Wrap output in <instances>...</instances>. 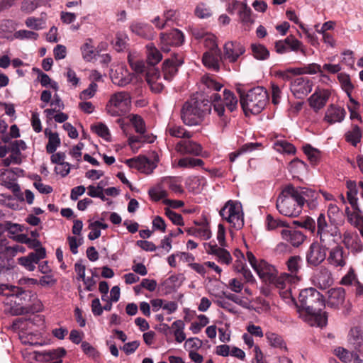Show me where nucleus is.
Returning <instances> with one entry per match:
<instances>
[{
  "label": "nucleus",
  "mask_w": 363,
  "mask_h": 363,
  "mask_svg": "<svg viewBox=\"0 0 363 363\" xmlns=\"http://www.w3.org/2000/svg\"><path fill=\"white\" fill-rule=\"evenodd\" d=\"M188 235L199 238L203 240H207L211 237V232L206 225L200 227H192L185 229Z\"/></svg>",
  "instance_id": "f704fd0d"
},
{
  "label": "nucleus",
  "mask_w": 363,
  "mask_h": 363,
  "mask_svg": "<svg viewBox=\"0 0 363 363\" xmlns=\"http://www.w3.org/2000/svg\"><path fill=\"white\" fill-rule=\"evenodd\" d=\"M286 42L287 47L289 48V51L298 52L301 51L303 54L305 53L303 49L302 43L296 39L294 35H291L286 38Z\"/></svg>",
  "instance_id": "3c124183"
},
{
  "label": "nucleus",
  "mask_w": 363,
  "mask_h": 363,
  "mask_svg": "<svg viewBox=\"0 0 363 363\" xmlns=\"http://www.w3.org/2000/svg\"><path fill=\"white\" fill-rule=\"evenodd\" d=\"M226 298L228 300L233 301L238 305L242 306L244 308L249 309L251 306V303L248 298L238 296L234 294H229L226 295Z\"/></svg>",
  "instance_id": "6e6d98bb"
},
{
  "label": "nucleus",
  "mask_w": 363,
  "mask_h": 363,
  "mask_svg": "<svg viewBox=\"0 0 363 363\" xmlns=\"http://www.w3.org/2000/svg\"><path fill=\"white\" fill-rule=\"evenodd\" d=\"M195 14L199 18H207L211 16L212 13L208 6L203 3H201L196 6Z\"/></svg>",
  "instance_id": "bf43d9fd"
},
{
  "label": "nucleus",
  "mask_w": 363,
  "mask_h": 363,
  "mask_svg": "<svg viewBox=\"0 0 363 363\" xmlns=\"http://www.w3.org/2000/svg\"><path fill=\"white\" fill-rule=\"evenodd\" d=\"M175 150L180 155H191L200 156L202 153V147L200 144L189 139L180 140L175 145Z\"/></svg>",
  "instance_id": "dca6fc26"
},
{
  "label": "nucleus",
  "mask_w": 363,
  "mask_h": 363,
  "mask_svg": "<svg viewBox=\"0 0 363 363\" xmlns=\"http://www.w3.org/2000/svg\"><path fill=\"white\" fill-rule=\"evenodd\" d=\"M265 337L268 343L272 347L279 349H286V343L280 335L273 332H267L265 334Z\"/></svg>",
  "instance_id": "ea45409f"
},
{
  "label": "nucleus",
  "mask_w": 363,
  "mask_h": 363,
  "mask_svg": "<svg viewBox=\"0 0 363 363\" xmlns=\"http://www.w3.org/2000/svg\"><path fill=\"white\" fill-rule=\"evenodd\" d=\"M267 228L269 230H277L279 228L288 227L286 221L279 218H275L272 215L269 214L266 217Z\"/></svg>",
  "instance_id": "a18cd8bd"
},
{
  "label": "nucleus",
  "mask_w": 363,
  "mask_h": 363,
  "mask_svg": "<svg viewBox=\"0 0 363 363\" xmlns=\"http://www.w3.org/2000/svg\"><path fill=\"white\" fill-rule=\"evenodd\" d=\"M328 306L331 308H337L344 303L345 292L341 287L333 288L328 291Z\"/></svg>",
  "instance_id": "7c9ffc66"
},
{
  "label": "nucleus",
  "mask_w": 363,
  "mask_h": 363,
  "mask_svg": "<svg viewBox=\"0 0 363 363\" xmlns=\"http://www.w3.org/2000/svg\"><path fill=\"white\" fill-rule=\"evenodd\" d=\"M301 258L300 256H291L286 261L289 273H282L279 276V283L286 286V284H296L301 280L298 275L301 269Z\"/></svg>",
  "instance_id": "1a4fd4ad"
},
{
  "label": "nucleus",
  "mask_w": 363,
  "mask_h": 363,
  "mask_svg": "<svg viewBox=\"0 0 363 363\" xmlns=\"http://www.w3.org/2000/svg\"><path fill=\"white\" fill-rule=\"evenodd\" d=\"M316 237L319 242L324 245H332L335 243V239L340 237L338 227L331 220L330 216L320 213L317 218Z\"/></svg>",
  "instance_id": "423d86ee"
},
{
  "label": "nucleus",
  "mask_w": 363,
  "mask_h": 363,
  "mask_svg": "<svg viewBox=\"0 0 363 363\" xmlns=\"http://www.w3.org/2000/svg\"><path fill=\"white\" fill-rule=\"evenodd\" d=\"M204 162L201 159L184 157L178 160L176 167L184 169H193L196 167H202Z\"/></svg>",
  "instance_id": "e433bc0d"
},
{
  "label": "nucleus",
  "mask_w": 363,
  "mask_h": 363,
  "mask_svg": "<svg viewBox=\"0 0 363 363\" xmlns=\"http://www.w3.org/2000/svg\"><path fill=\"white\" fill-rule=\"evenodd\" d=\"M280 295L286 300V302H295V298L294 295V291L295 290V284H286L284 288H279Z\"/></svg>",
  "instance_id": "603ef678"
},
{
  "label": "nucleus",
  "mask_w": 363,
  "mask_h": 363,
  "mask_svg": "<svg viewBox=\"0 0 363 363\" xmlns=\"http://www.w3.org/2000/svg\"><path fill=\"white\" fill-rule=\"evenodd\" d=\"M211 101L199 97H191L186 101L181 110V118L183 123L189 126L199 125L206 114L213 112L225 125L229 121L228 113L237 108L238 99L230 90L224 89L222 94L213 93Z\"/></svg>",
  "instance_id": "f257e3e1"
},
{
  "label": "nucleus",
  "mask_w": 363,
  "mask_h": 363,
  "mask_svg": "<svg viewBox=\"0 0 363 363\" xmlns=\"http://www.w3.org/2000/svg\"><path fill=\"white\" fill-rule=\"evenodd\" d=\"M281 238L294 247H299L306 239V236L300 230L293 228H283L280 231Z\"/></svg>",
  "instance_id": "5701e85b"
},
{
  "label": "nucleus",
  "mask_w": 363,
  "mask_h": 363,
  "mask_svg": "<svg viewBox=\"0 0 363 363\" xmlns=\"http://www.w3.org/2000/svg\"><path fill=\"white\" fill-rule=\"evenodd\" d=\"M335 354L343 362L348 363L352 361L351 353L344 347H339L335 349Z\"/></svg>",
  "instance_id": "680f3d73"
},
{
  "label": "nucleus",
  "mask_w": 363,
  "mask_h": 363,
  "mask_svg": "<svg viewBox=\"0 0 363 363\" xmlns=\"http://www.w3.org/2000/svg\"><path fill=\"white\" fill-rule=\"evenodd\" d=\"M0 294L9 299V302H7V303L16 307L14 308L16 315L28 311L30 302L33 296L30 291H25L18 286L9 284L0 285Z\"/></svg>",
  "instance_id": "20e7f679"
},
{
  "label": "nucleus",
  "mask_w": 363,
  "mask_h": 363,
  "mask_svg": "<svg viewBox=\"0 0 363 363\" xmlns=\"http://www.w3.org/2000/svg\"><path fill=\"white\" fill-rule=\"evenodd\" d=\"M146 48L147 63L152 66L159 63L162 59V55L160 52L155 47L150 44H148Z\"/></svg>",
  "instance_id": "4c0bfd02"
},
{
  "label": "nucleus",
  "mask_w": 363,
  "mask_h": 363,
  "mask_svg": "<svg viewBox=\"0 0 363 363\" xmlns=\"http://www.w3.org/2000/svg\"><path fill=\"white\" fill-rule=\"evenodd\" d=\"M66 351L62 347L55 350H49L43 352H35V358L37 361L47 363H62V357L65 356Z\"/></svg>",
  "instance_id": "aec40b11"
},
{
  "label": "nucleus",
  "mask_w": 363,
  "mask_h": 363,
  "mask_svg": "<svg viewBox=\"0 0 363 363\" xmlns=\"http://www.w3.org/2000/svg\"><path fill=\"white\" fill-rule=\"evenodd\" d=\"M97 89V84L94 82H92L89 84V87L84 90H83L80 94L79 98L81 100H87L89 99L92 98Z\"/></svg>",
  "instance_id": "774afa93"
},
{
  "label": "nucleus",
  "mask_w": 363,
  "mask_h": 363,
  "mask_svg": "<svg viewBox=\"0 0 363 363\" xmlns=\"http://www.w3.org/2000/svg\"><path fill=\"white\" fill-rule=\"evenodd\" d=\"M242 6V7L240 10H239L238 13L240 21L245 24L252 23L254 21L251 16V9L247 6L246 3Z\"/></svg>",
  "instance_id": "864d4df0"
},
{
  "label": "nucleus",
  "mask_w": 363,
  "mask_h": 363,
  "mask_svg": "<svg viewBox=\"0 0 363 363\" xmlns=\"http://www.w3.org/2000/svg\"><path fill=\"white\" fill-rule=\"evenodd\" d=\"M130 104V94L126 91H119L111 96L106 105V111L112 116H120L129 111Z\"/></svg>",
  "instance_id": "6e6552de"
},
{
  "label": "nucleus",
  "mask_w": 363,
  "mask_h": 363,
  "mask_svg": "<svg viewBox=\"0 0 363 363\" xmlns=\"http://www.w3.org/2000/svg\"><path fill=\"white\" fill-rule=\"evenodd\" d=\"M128 62L131 68L137 73H143L145 71V63L143 60H134L130 55L128 56Z\"/></svg>",
  "instance_id": "69168bd1"
},
{
  "label": "nucleus",
  "mask_w": 363,
  "mask_h": 363,
  "mask_svg": "<svg viewBox=\"0 0 363 363\" xmlns=\"http://www.w3.org/2000/svg\"><path fill=\"white\" fill-rule=\"evenodd\" d=\"M238 264L234 266L235 270L242 274L243 278L247 282L254 283L255 279L251 271L245 267L242 261H238Z\"/></svg>",
  "instance_id": "09e8293b"
},
{
  "label": "nucleus",
  "mask_w": 363,
  "mask_h": 363,
  "mask_svg": "<svg viewBox=\"0 0 363 363\" xmlns=\"http://www.w3.org/2000/svg\"><path fill=\"white\" fill-rule=\"evenodd\" d=\"M259 145H260V144H259L257 143H246V144L243 145L238 151L233 152L230 154V155H229L230 161L231 162H233L237 159V157H238L241 154L251 152V151L254 150L256 148V147L259 146Z\"/></svg>",
  "instance_id": "49530a36"
},
{
  "label": "nucleus",
  "mask_w": 363,
  "mask_h": 363,
  "mask_svg": "<svg viewBox=\"0 0 363 363\" xmlns=\"http://www.w3.org/2000/svg\"><path fill=\"white\" fill-rule=\"evenodd\" d=\"M130 28L133 33L145 38L151 39L154 36L152 26L145 23L133 22Z\"/></svg>",
  "instance_id": "473e14b6"
},
{
  "label": "nucleus",
  "mask_w": 363,
  "mask_h": 363,
  "mask_svg": "<svg viewBox=\"0 0 363 363\" xmlns=\"http://www.w3.org/2000/svg\"><path fill=\"white\" fill-rule=\"evenodd\" d=\"M166 134L171 137L179 138L181 140L191 138L193 134L188 131L182 125L169 122L165 130Z\"/></svg>",
  "instance_id": "cd10ccee"
},
{
  "label": "nucleus",
  "mask_w": 363,
  "mask_h": 363,
  "mask_svg": "<svg viewBox=\"0 0 363 363\" xmlns=\"http://www.w3.org/2000/svg\"><path fill=\"white\" fill-rule=\"evenodd\" d=\"M312 281L315 286L325 289L333 283V277L331 271L326 267H320L313 275Z\"/></svg>",
  "instance_id": "a211bd4d"
},
{
  "label": "nucleus",
  "mask_w": 363,
  "mask_h": 363,
  "mask_svg": "<svg viewBox=\"0 0 363 363\" xmlns=\"http://www.w3.org/2000/svg\"><path fill=\"white\" fill-rule=\"evenodd\" d=\"M349 252L340 245H336L328 251L326 257L328 265L333 269L340 271L347 264Z\"/></svg>",
  "instance_id": "ddd939ff"
},
{
  "label": "nucleus",
  "mask_w": 363,
  "mask_h": 363,
  "mask_svg": "<svg viewBox=\"0 0 363 363\" xmlns=\"http://www.w3.org/2000/svg\"><path fill=\"white\" fill-rule=\"evenodd\" d=\"M9 249L0 247V274L11 269L13 266V259L8 256Z\"/></svg>",
  "instance_id": "c9c22d12"
},
{
  "label": "nucleus",
  "mask_w": 363,
  "mask_h": 363,
  "mask_svg": "<svg viewBox=\"0 0 363 363\" xmlns=\"http://www.w3.org/2000/svg\"><path fill=\"white\" fill-rule=\"evenodd\" d=\"M184 62L183 57L179 54H174L171 58L166 59L163 62L162 72L164 79L170 81L177 74L178 67Z\"/></svg>",
  "instance_id": "f3484780"
},
{
  "label": "nucleus",
  "mask_w": 363,
  "mask_h": 363,
  "mask_svg": "<svg viewBox=\"0 0 363 363\" xmlns=\"http://www.w3.org/2000/svg\"><path fill=\"white\" fill-rule=\"evenodd\" d=\"M245 52L242 44L237 41L228 42L224 45V58L230 62H235Z\"/></svg>",
  "instance_id": "412c9836"
},
{
  "label": "nucleus",
  "mask_w": 363,
  "mask_h": 363,
  "mask_svg": "<svg viewBox=\"0 0 363 363\" xmlns=\"http://www.w3.org/2000/svg\"><path fill=\"white\" fill-rule=\"evenodd\" d=\"M304 153L308 156L311 163L315 164L320 157V152L311 147L310 145H306L303 147Z\"/></svg>",
  "instance_id": "13d9d810"
},
{
  "label": "nucleus",
  "mask_w": 363,
  "mask_h": 363,
  "mask_svg": "<svg viewBox=\"0 0 363 363\" xmlns=\"http://www.w3.org/2000/svg\"><path fill=\"white\" fill-rule=\"evenodd\" d=\"M312 82L308 77H300L291 83V91L297 99H303L312 91Z\"/></svg>",
  "instance_id": "2eb2a0df"
},
{
  "label": "nucleus",
  "mask_w": 363,
  "mask_h": 363,
  "mask_svg": "<svg viewBox=\"0 0 363 363\" xmlns=\"http://www.w3.org/2000/svg\"><path fill=\"white\" fill-rule=\"evenodd\" d=\"M220 216L235 230L244 225V216L242 205L236 201L229 200L219 211Z\"/></svg>",
  "instance_id": "0eeeda50"
},
{
  "label": "nucleus",
  "mask_w": 363,
  "mask_h": 363,
  "mask_svg": "<svg viewBox=\"0 0 363 363\" xmlns=\"http://www.w3.org/2000/svg\"><path fill=\"white\" fill-rule=\"evenodd\" d=\"M240 104L245 113L258 114L268 101L267 91L262 86H256L247 93H240Z\"/></svg>",
  "instance_id": "39448f33"
},
{
  "label": "nucleus",
  "mask_w": 363,
  "mask_h": 363,
  "mask_svg": "<svg viewBox=\"0 0 363 363\" xmlns=\"http://www.w3.org/2000/svg\"><path fill=\"white\" fill-rule=\"evenodd\" d=\"M205 250L207 254L216 257L217 261L221 264H230L232 262L230 253L224 247H219L216 243H205Z\"/></svg>",
  "instance_id": "6ab92c4d"
},
{
  "label": "nucleus",
  "mask_w": 363,
  "mask_h": 363,
  "mask_svg": "<svg viewBox=\"0 0 363 363\" xmlns=\"http://www.w3.org/2000/svg\"><path fill=\"white\" fill-rule=\"evenodd\" d=\"M206 45L209 47L210 50L206 52L202 58L203 64L205 67L213 71L219 69V62L220 60V51L218 48L213 36L206 38Z\"/></svg>",
  "instance_id": "f8f14e48"
},
{
  "label": "nucleus",
  "mask_w": 363,
  "mask_h": 363,
  "mask_svg": "<svg viewBox=\"0 0 363 363\" xmlns=\"http://www.w3.org/2000/svg\"><path fill=\"white\" fill-rule=\"evenodd\" d=\"M14 37L16 39H31V40H37L38 38V34L35 32L28 30H19L14 33Z\"/></svg>",
  "instance_id": "052dcab7"
},
{
  "label": "nucleus",
  "mask_w": 363,
  "mask_h": 363,
  "mask_svg": "<svg viewBox=\"0 0 363 363\" xmlns=\"http://www.w3.org/2000/svg\"><path fill=\"white\" fill-rule=\"evenodd\" d=\"M337 79L341 84L342 88L347 93L348 96L350 98L352 97L350 94L353 90L354 86L350 81L349 75L340 73L337 75Z\"/></svg>",
  "instance_id": "8fccbe9b"
},
{
  "label": "nucleus",
  "mask_w": 363,
  "mask_h": 363,
  "mask_svg": "<svg viewBox=\"0 0 363 363\" xmlns=\"http://www.w3.org/2000/svg\"><path fill=\"white\" fill-rule=\"evenodd\" d=\"M25 24L28 28L33 30H41L45 27V21L43 19L35 17H29L26 21Z\"/></svg>",
  "instance_id": "5fc2aeb1"
},
{
  "label": "nucleus",
  "mask_w": 363,
  "mask_h": 363,
  "mask_svg": "<svg viewBox=\"0 0 363 363\" xmlns=\"http://www.w3.org/2000/svg\"><path fill=\"white\" fill-rule=\"evenodd\" d=\"M81 52L84 60L90 62L93 60L95 56L94 48L91 44V40L90 39L87 40L86 42L82 45L81 47Z\"/></svg>",
  "instance_id": "de8ad7c7"
},
{
  "label": "nucleus",
  "mask_w": 363,
  "mask_h": 363,
  "mask_svg": "<svg viewBox=\"0 0 363 363\" xmlns=\"http://www.w3.org/2000/svg\"><path fill=\"white\" fill-rule=\"evenodd\" d=\"M330 95V92L325 89L315 91L308 99L310 106L315 111L320 110L325 106Z\"/></svg>",
  "instance_id": "a878e982"
},
{
  "label": "nucleus",
  "mask_w": 363,
  "mask_h": 363,
  "mask_svg": "<svg viewBox=\"0 0 363 363\" xmlns=\"http://www.w3.org/2000/svg\"><path fill=\"white\" fill-rule=\"evenodd\" d=\"M126 163L130 167L150 174L157 167V163L146 157H138L127 160Z\"/></svg>",
  "instance_id": "4be33fe9"
},
{
  "label": "nucleus",
  "mask_w": 363,
  "mask_h": 363,
  "mask_svg": "<svg viewBox=\"0 0 363 363\" xmlns=\"http://www.w3.org/2000/svg\"><path fill=\"white\" fill-rule=\"evenodd\" d=\"M254 270L264 282L274 284L277 288H284L279 283V276L275 267L266 261L260 260Z\"/></svg>",
  "instance_id": "9b49d317"
},
{
  "label": "nucleus",
  "mask_w": 363,
  "mask_h": 363,
  "mask_svg": "<svg viewBox=\"0 0 363 363\" xmlns=\"http://www.w3.org/2000/svg\"><path fill=\"white\" fill-rule=\"evenodd\" d=\"M346 115L345 110L340 106L330 104L325 114V121L329 123H335L342 122Z\"/></svg>",
  "instance_id": "c85d7f7f"
},
{
  "label": "nucleus",
  "mask_w": 363,
  "mask_h": 363,
  "mask_svg": "<svg viewBox=\"0 0 363 363\" xmlns=\"http://www.w3.org/2000/svg\"><path fill=\"white\" fill-rule=\"evenodd\" d=\"M40 0H23L21 10L26 13H30L39 6Z\"/></svg>",
  "instance_id": "4d7b16f0"
},
{
  "label": "nucleus",
  "mask_w": 363,
  "mask_h": 363,
  "mask_svg": "<svg viewBox=\"0 0 363 363\" xmlns=\"http://www.w3.org/2000/svg\"><path fill=\"white\" fill-rule=\"evenodd\" d=\"M160 79V74L158 69L152 67L147 71L146 81L152 91L155 93H160L162 91L164 86Z\"/></svg>",
  "instance_id": "c756f323"
},
{
  "label": "nucleus",
  "mask_w": 363,
  "mask_h": 363,
  "mask_svg": "<svg viewBox=\"0 0 363 363\" xmlns=\"http://www.w3.org/2000/svg\"><path fill=\"white\" fill-rule=\"evenodd\" d=\"M342 242L345 247L352 254H357L363 251V244L356 233H345Z\"/></svg>",
  "instance_id": "393cba45"
},
{
  "label": "nucleus",
  "mask_w": 363,
  "mask_h": 363,
  "mask_svg": "<svg viewBox=\"0 0 363 363\" xmlns=\"http://www.w3.org/2000/svg\"><path fill=\"white\" fill-rule=\"evenodd\" d=\"M184 40V36L183 33L177 28L168 33H162L160 34L161 49L164 52L170 51L171 45H181Z\"/></svg>",
  "instance_id": "4468645a"
},
{
  "label": "nucleus",
  "mask_w": 363,
  "mask_h": 363,
  "mask_svg": "<svg viewBox=\"0 0 363 363\" xmlns=\"http://www.w3.org/2000/svg\"><path fill=\"white\" fill-rule=\"evenodd\" d=\"M348 342L354 350L361 352L363 350V331L358 327L351 328L348 334Z\"/></svg>",
  "instance_id": "2f4dec72"
},
{
  "label": "nucleus",
  "mask_w": 363,
  "mask_h": 363,
  "mask_svg": "<svg viewBox=\"0 0 363 363\" xmlns=\"http://www.w3.org/2000/svg\"><path fill=\"white\" fill-rule=\"evenodd\" d=\"M362 132L357 125L353 126L352 129L345 134L346 140L353 146H356L361 140Z\"/></svg>",
  "instance_id": "c03bdc74"
},
{
  "label": "nucleus",
  "mask_w": 363,
  "mask_h": 363,
  "mask_svg": "<svg viewBox=\"0 0 363 363\" xmlns=\"http://www.w3.org/2000/svg\"><path fill=\"white\" fill-rule=\"evenodd\" d=\"M111 78L114 84L125 86L130 83L133 77L127 69L123 67H119L115 70H111Z\"/></svg>",
  "instance_id": "bb28decb"
},
{
  "label": "nucleus",
  "mask_w": 363,
  "mask_h": 363,
  "mask_svg": "<svg viewBox=\"0 0 363 363\" xmlns=\"http://www.w3.org/2000/svg\"><path fill=\"white\" fill-rule=\"evenodd\" d=\"M273 147L280 153L294 154L296 152L295 147L283 139L276 140L273 144Z\"/></svg>",
  "instance_id": "58836bf2"
},
{
  "label": "nucleus",
  "mask_w": 363,
  "mask_h": 363,
  "mask_svg": "<svg viewBox=\"0 0 363 363\" xmlns=\"http://www.w3.org/2000/svg\"><path fill=\"white\" fill-rule=\"evenodd\" d=\"M318 193L306 187L286 186L280 193L276 207L278 211L288 217H297L302 211L305 203L313 202Z\"/></svg>",
  "instance_id": "f03ea898"
},
{
  "label": "nucleus",
  "mask_w": 363,
  "mask_h": 363,
  "mask_svg": "<svg viewBox=\"0 0 363 363\" xmlns=\"http://www.w3.org/2000/svg\"><path fill=\"white\" fill-rule=\"evenodd\" d=\"M44 133L45 135L48 138L46 151L48 153H54L61 144L59 135L57 133L52 132L50 128H45Z\"/></svg>",
  "instance_id": "72a5a7b5"
},
{
  "label": "nucleus",
  "mask_w": 363,
  "mask_h": 363,
  "mask_svg": "<svg viewBox=\"0 0 363 363\" xmlns=\"http://www.w3.org/2000/svg\"><path fill=\"white\" fill-rule=\"evenodd\" d=\"M130 121L135 128V132L140 135H144L146 133V125L141 116L136 114L130 116Z\"/></svg>",
  "instance_id": "79ce46f5"
},
{
  "label": "nucleus",
  "mask_w": 363,
  "mask_h": 363,
  "mask_svg": "<svg viewBox=\"0 0 363 363\" xmlns=\"http://www.w3.org/2000/svg\"><path fill=\"white\" fill-rule=\"evenodd\" d=\"M254 57L259 60H264L269 57V52L267 48L261 44H252L251 45Z\"/></svg>",
  "instance_id": "37998d69"
},
{
  "label": "nucleus",
  "mask_w": 363,
  "mask_h": 363,
  "mask_svg": "<svg viewBox=\"0 0 363 363\" xmlns=\"http://www.w3.org/2000/svg\"><path fill=\"white\" fill-rule=\"evenodd\" d=\"M294 223L306 228V230H308L313 234H315L317 223L315 224V220L312 218L307 217L303 223L295 221Z\"/></svg>",
  "instance_id": "338daca9"
},
{
  "label": "nucleus",
  "mask_w": 363,
  "mask_h": 363,
  "mask_svg": "<svg viewBox=\"0 0 363 363\" xmlns=\"http://www.w3.org/2000/svg\"><path fill=\"white\" fill-rule=\"evenodd\" d=\"M347 199L351 206L357 208L358 198L357 194L363 199V182L357 183L354 181H347Z\"/></svg>",
  "instance_id": "b1692460"
},
{
  "label": "nucleus",
  "mask_w": 363,
  "mask_h": 363,
  "mask_svg": "<svg viewBox=\"0 0 363 363\" xmlns=\"http://www.w3.org/2000/svg\"><path fill=\"white\" fill-rule=\"evenodd\" d=\"M306 74H313L319 73L320 76L324 79H328V77L323 73L322 68L320 65L316 63L309 64L305 66Z\"/></svg>",
  "instance_id": "0e129e2a"
},
{
  "label": "nucleus",
  "mask_w": 363,
  "mask_h": 363,
  "mask_svg": "<svg viewBox=\"0 0 363 363\" xmlns=\"http://www.w3.org/2000/svg\"><path fill=\"white\" fill-rule=\"evenodd\" d=\"M162 182L166 185L171 191L177 194H181L184 192V189L181 186L180 181L176 177H166L162 178Z\"/></svg>",
  "instance_id": "a19ab883"
},
{
  "label": "nucleus",
  "mask_w": 363,
  "mask_h": 363,
  "mask_svg": "<svg viewBox=\"0 0 363 363\" xmlns=\"http://www.w3.org/2000/svg\"><path fill=\"white\" fill-rule=\"evenodd\" d=\"M330 245H324L320 242L313 241L306 253V261L309 267H318L327 257V250Z\"/></svg>",
  "instance_id": "9d476101"
},
{
  "label": "nucleus",
  "mask_w": 363,
  "mask_h": 363,
  "mask_svg": "<svg viewBox=\"0 0 363 363\" xmlns=\"http://www.w3.org/2000/svg\"><path fill=\"white\" fill-rule=\"evenodd\" d=\"M298 312L311 326L323 328L327 325L328 315L323 311L325 306L323 296L316 289L308 288L301 290L298 296Z\"/></svg>",
  "instance_id": "7ed1b4c3"
},
{
  "label": "nucleus",
  "mask_w": 363,
  "mask_h": 363,
  "mask_svg": "<svg viewBox=\"0 0 363 363\" xmlns=\"http://www.w3.org/2000/svg\"><path fill=\"white\" fill-rule=\"evenodd\" d=\"M165 215L174 224L177 225H184L183 218L181 214L167 208H165Z\"/></svg>",
  "instance_id": "e2e57ef3"
}]
</instances>
